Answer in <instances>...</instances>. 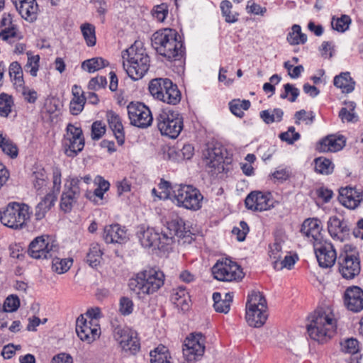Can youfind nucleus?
Masks as SVG:
<instances>
[{
    "label": "nucleus",
    "instance_id": "1",
    "mask_svg": "<svg viewBox=\"0 0 363 363\" xmlns=\"http://www.w3.org/2000/svg\"><path fill=\"white\" fill-rule=\"evenodd\" d=\"M337 320L333 312L327 309H318L309 317L307 333L309 337L321 344L327 342L335 335Z\"/></svg>",
    "mask_w": 363,
    "mask_h": 363
},
{
    "label": "nucleus",
    "instance_id": "2",
    "mask_svg": "<svg viewBox=\"0 0 363 363\" xmlns=\"http://www.w3.org/2000/svg\"><path fill=\"white\" fill-rule=\"evenodd\" d=\"M123 67L133 80H138L147 72L150 59L140 43L135 42L121 52Z\"/></svg>",
    "mask_w": 363,
    "mask_h": 363
},
{
    "label": "nucleus",
    "instance_id": "3",
    "mask_svg": "<svg viewBox=\"0 0 363 363\" xmlns=\"http://www.w3.org/2000/svg\"><path fill=\"white\" fill-rule=\"evenodd\" d=\"M175 30L164 28L155 32L152 37V45L157 52L168 60H177L184 53L183 43Z\"/></svg>",
    "mask_w": 363,
    "mask_h": 363
},
{
    "label": "nucleus",
    "instance_id": "4",
    "mask_svg": "<svg viewBox=\"0 0 363 363\" xmlns=\"http://www.w3.org/2000/svg\"><path fill=\"white\" fill-rule=\"evenodd\" d=\"M164 275L162 272L150 268L138 273L130 279L129 288L140 298L156 292L164 284Z\"/></svg>",
    "mask_w": 363,
    "mask_h": 363
},
{
    "label": "nucleus",
    "instance_id": "5",
    "mask_svg": "<svg viewBox=\"0 0 363 363\" xmlns=\"http://www.w3.org/2000/svg\"><path fill=\"white\" fill-rule=\"evenodd\" d=\"M137 236L141 245L152 250H159L168 252L174 244L172 234L168 235L165 231L159 233L152 228L141 225L138 227Z\"/></svg>",
    "mask_w": 363,
    "mask_h": 363
},
{
    "label": "nucleus",
    "instance_id": "6",
    "mask_svg": "<svg viewBox=\"0 0 363 363\" xmlns=\"http://www.w3.org/2000/svg\"><path fill=\"white\" fill-rule=\"evenodd\" d=\"M31 213L27 204L11 202L0 211V221L10 228L21 229L26 225Z\"/></svg>",
    "mask_w": 363,
    "mask_h": 363
},
{
    "label": "nucleus",
    "instance_id": "7",
    "mask_svg": "<svg viewBox=\"0 0 363 363\" xmlns=\"http://www.w3.org/2000/svg\"><path fill=\"white\" fill-rule=\"evenodd\" d=\"M267 301L262 293L253 291L248 295L246 304V320L255 328L262 326L267 320Z\"/></svg>",
    "mask_w": 363,
    "mask_h": 363
},
{
    "label": "nucleus",
    "instance_id": "8",
    "mask_svg": "<svg viewBox=\"0 0 363 363\" xmlns=\"http://www.w3.org/2000/svg\"><path fill=\"white\" fill-rule=\"evenodd\" d=\"M149 91L156 99L176 105L181 100V93L177 86L167 78H156L150 81Z\"/></svg>",
    "mask_w": 363,
    "mask_h": 363
},
{
    "label": "nucleus",
    "instance_id": "9",
    "mask_svg": "<svg viewBox=\"0 0 363 363\" xmlns=\"http://www.w3.org/2000/svg\"><path fill=\"white\" fill-rule=\"evenodd\" d=\"M173 194L178 206L192 211L201 208L203 196L198 189L191 185L175 184Z\"/></svg>",
    "mask_w": 363,
    "mask_h": 363
},
{
    "label": "nucleus",
    "instance_id": "10",
    "mask_svg": "<svg viewBox=\"0 0 363 363\" xmlns=\"http://www.w3.org/2000/svg\"><path fill=\"white\" fill-rule=\"evenodd\" d=\"M156 120L161 134L171 138H177L183 129V118L178 111L164 109Z\"/></svg>",
    "mask_w": 363,
    "mask_h": 363
},
{
    "label": "nucleus",
    "instance_id": "11",
    "mask_svg": "<svg viewBox=\"0 0 363 363\" xmlns=\"http://www.w3.org/2000/svg\"><path fill=\"white\" fill-rule=\"evenodd\" d=\"M112 334L123 352L135 354L140 350V343L135 330L125 325H113Z\"/></svg>",
    "mask_w": 363,
    "mask_h": 363
},
{
    "label": "nucleus",
    "instance_id": "12",
    "mask_svg": "<svg viewBox=\"0 0 363 363\" xmlns=\"http://www.w3.org/2000/svg\"><path fill=\"white\" fill-rule=\"evenodd\" d=\"M57 250L58 246L55 240L49 235H43L30 243L28 252L35 259H48L52 258Z\"/></svg>",
    "mask_w": 363,
    "mask_h": 363
},
{
    "label": "nucleus",
    "instance_id": "13",
    "mask_svg": "<svg viewBox=\"0 0 363 363\" xmlns=\"http://www.w3.org/2000/svg\"><path fill=\"white\" fill-rule=\"evenodd\" d=\"M65 153L67 157H74L84 147L83 133L79 127L69 123L62 140Z\"/></svg>",
    "mask_w": 363,
    "mask_h": 363
},
{
    "label": "nucleus",
    "instance_id": "14",
    "mask_svg": "<svg viewBox=\"0 0 363 363\" xmlns=\"http://www.w3.org/2000/svg\"><path fill=\"white\" fill-rule=\"evenodd\" d=\"M215 279L223 281L240 280L243 277L240 267L228 259L218 261L212 267Z\"/></svg>",
    "mask_w": 363,
    "mask_h": 363
},
{
    "label": "nucleus",
    "instance_id": "15",
    "mask_svg": "<svg viewBox=\"0 0 363 363\" xmlns=\"http://www.w3.org/2000/svg\"><path fill=\"white\" fill-rule=\"evenodd\" d=\"M206 338L201 333H192L187 337L183 345V355L188 362H193L201 358L205 351Z\"/></svg>",
    "mask_w": 363,
    "mask_h": 363
},
{
    "label": "nucleus",
    "instance_id": "16",
    "mask_svg": "<svg viewBox=\"0 0 363 363\" xmlns=\"http://www.w3.org/2000/svg\"><path fill=\"white\" fill-rule=\"evenodd\" d=\"M80 180L77 177H69L65 180L64 190L60 200V208L65 212H69L80 196Z\"/></svg>",
    "mask_w": 363,
    "mask_h": 363
},
{
    "label": "nucleus",
    "instance_id": "17",
    "mask_svg": "<svg viewBox=\"0 0 363 363\" xmlns=\"http://www.w3.org/2000/svg\"><path fill=\"white\" fill-rule=\"evenodd\" d=\"M128 113L131 124L138 128H147L152 122L151 111L144 104L130 103Z\"/></svg>",
    "mask_w": 363,
    "mask_h": 363
},
{
    "label": "nucleus",
    "instance_id": "18",
    "mask_svg": "<svg viewBox=\"0 0 363 363\" xmlns=\"http://www.w3.org/2000/svg\"><path fill=\"white\" fill-rule=\"evenodd\" d=\"M76 333L81 340L91 343L100 336V327L95 320L87 321L83 315H79L76 320Z\"/></svg>",
    "mask_w": 363,
    "mask_h": 363
},
{
    "label": "nucleus",
    "instance_id": "19",
    "mask_svg": "<svg viewBox=\"0 0 363 363\" xmlns=\"http://www.w3.org/2000/svg\"><path fill=\"white\" fill-rule=\"evenodd\" d=\"M314 250L320 267L330 268L337 259L336 251L330 242L323 240L314 242Z\"/></svg>",
    "mask_w": 363,
    "mask_h": 363
},
{
    "label": "nucleus",
    "instance_id": "20",
    "mask_svg": "<svg viewBox=\"0 0 363 363\" xmlns=\"http://www.w3.org/2000/svg\"><path fill=\"white\" fill-rule=\"evenodd\" d=\"M225 150L220 146L208 148L204 153L203 162L212 174H218L224 169V155Z\"/></svg>",
    "mask_w": 363,
    "mask_h": 363
},
{
    "label": "nucleus",
    "instance_id": "21",
    "mask_svg": "<svg viewBox=\"0 0 363 363\" xmlns=\"http://www.w3.org/2000/svg\"><path fill=\"white\" fill-rule=\"evenodd\" d=\"M338 265L340 273L346 279H352L360 272L359 259L353 255L341 254L338 258Z\"/></svg>",
    "mask_w": 363,
    "mask_h": 363
},
{
    "label": "nucleus",
    "instance_id": "22",
    "mask_svg": "<svg viewBox=\"0 0 363 363\" xmlns=\"http://www.w3.org/2000/svg\"><path fill=\"white\" fill-rule=\"evenodd\" d=\"M344 304L350 311L359 313L363 310V291L359 286L347 288L344 294Z\"/></svg>",
    "mask_w": 363,
    "mask_h": 363
},
{
    "label": "nucleus",
    "instance_id": "23",
    "mask_svg": "<svg viewBox=\"0 0 363 363\" xmlns=\"http://www.w3.org/2000/svg\"><path fill=\"white\" fill-rule=\"evenodd\" d=\"M245 203L246 207L252 211H267L273 206V202L269 198V195L260 191L251 192L245 199Z\"/></svg>",
    "mask_w": 363,
    "mask_h": 363
},
{
    "label": "nucleus",
    "instance_id": "24",
    "mask_svg": "<svg viewBox=\"0 0 363 363\" xmlns=\"http://www.w3.org/2000/svg\"><path fill=\"white\" fill-rule=\"evenodd\" d=\"M53 190L52 192L48 193L43 199L38 204L40 209H43L46 213L54 205L57 200V194L61 188V171L59 168L53 169Z\"/></svg>",
    "mask_w": 363,
    "mask_h": 363
},
{
    "label": "nucleus",
    "instance_id": "25",
    "mask_svg": "<svg viewBox=\"0 0 363 363\" xmlns=\"http://www.w3.org/2000/svg\"><path fill=\"white\" fill-rule=\"evenodd\" d=\"M328 229L330 236L344 241L350 235V226L345 220H340L337 216L330 217L328 222Z\"/></svg>",
    "mask_w": 363,
    "mask_h": 363
},
{
    "label": "nucleus",
    "instance_id": "26",
    "mask_svg": "<svg viewBox=\"0 0 363 363\" xmlns=\"http://www.w3.org/2000/svg\"><path fill=\"white\" fill-rule=\"evenodd\" d=\"M338 199L340 202L345 207L354 209L362 200V194L356 189L345 187L340 190Z\"/></svg>",
    "mask_w": 363,
    "mask_h": 363
},
{
    "label": "nucleus",
    "instance_id": "27",
    "mask_svg": "<svg viewBox=\"0 0 363 363\" xmlns=\"http://www.w3.org/2000/svg\"><path fill=\"white\" fill-rule=\"evenodd\" d=\"M104 239L107 243H124L128 240L126 230L118 224L106 225L104 230Z\"/></svg>",
    "mask_w": 363,
    "mask_h": 363
},
{
    "label": "nucleus",
    "instance_id": "28",
    "mask_svg": "<svg viewBox=\"0 0 363 363\" xmlns=\"http://www.w3.org/2000/svg\"><path fill=\"white\" fill-rule=\"evenodd\" d=\"M322 225L320 220L317 218L306 219L301 228V233L308 238H311V241L314 242L323 240L321 236Z\"/></svg>",
    "mask_w": 363,
    "mask_h": 363
},
{
    "label": "nucleus",
    "instance_id": "29",
    "mask_svg": "<svg viewBox=\"0 0 363 363\" xmlns=\"http://www.w3.org/2000/svg\"><path fill=\"white\" fill-rule=\"evenodd\" d=\"M345 140L342 135H330L323 138L318 145V149L323 152H335L343 148Z\"/></svg>",
    "mask_w": 363,
    "mask_h": 363
},
{
    "label": "nucleus",
    "instance_id": "30",
    "mask_svg": "<svg viewBox=\"0 0 363 363\" xmlns=\"http://www.w3.org/2000/svg\"><path fill=\"white\" fill-rule=\"evenodd\" d=\"M110 128L112 130L117 143L119 145L124 143L125 134L121 120L118 115L113 111H108L106 114Z\"/></svg>",
    "mask_w": 363,
    "mask_h": 363
},
{
    "label": "nucleus",
    "instance_id": "31",
    "mask_svg": "<svg viewBox=\"0 0 363 363\" xmlns=\"http://www.w3.org/2000/svg\"><path fill=\"white\" fill-rule=\"evenodd\" d=\"M172 303L183 311H186L190 307V296L184 286H179L172 290L171 296Z\"/></svg>",
    "mask_w": 363,
    "mask_h": 363
},
{
    "label": "nucleus",
    "instance_id": "32",
    "mask_svg": "<svg viewBox=\"0 0 363 363\" xmlns=\"http://www.w3.org/2000/svg\"><path fill=\"white\" fill-rule=\"evenodd\" d=\"M15 7L24 19L29 21L35 20L38 11V4L35 0L23 1Z\"/></svg>",
    "mask_w": 363,
    "mask_h": 363
},
{
    "label": "nucleus",
    "instance_id": "33",
    "mask_svg": "<svg viewBox=\"0 0 363 363\" xmlns=\"http://www.w3.org/2000/svg\"><path fill=\"white\" fill-rule=\"evenodd\" d=\"M167 230L168 235H170V233L172 234L174 240V235L178 238H184L189 233V230H186L184 220L179 218L169 222L167 223Z\"/></svg>",
    "mask_w": 363,
    "mask_h": 363
},
{
    "label": "nucleus",
    "instance_id": "34",
    "mask_svg": "<svg viewBox=\"0 0 363 363\" xmlns=\"http://www.w3.org/2000/svg\"><path fill=\"white\" fill-rule=\"evenodd\" d=\"M103 252L99 243L93 242L90 245L86 255V262L91 267H97L102 259Z\"/></svg>",
    "mask_w": 363,
    "mask_h": 363
},
{
    "label": "nucleus",
    "instance_id": "35",
    "mask_svg": "<svg viewBox=\"0 0 363 363\" xmlns=\"http://www.w3.org/2000/svg\"><path fill=\"white\" fill-rule=\"evenodd\" d=\"M345 107H342L339 113V117L342 122L354 123L357 121L358 117L354 113L356 104L353 101L345 102Z\"/></svg>",
    "mask_w": 363,
    "mask_h": 363
},
{
    "label": "nucleus",
    "instance_id": "36",
    "mask_svg": "<svg viewBox=\"0 0 363 363\" xmlns=\"http://www.w3.org/2000/svg\"><path fill=\"white\" fill-rule=\"evenodd\" d=\"M150 363H172L168 349L164 345H160L151 351Z\"/></svg>",
    "mask_w": 363,
    "mask_h": 363
},
{
    "label": "nucleus",
    "instance_id": "37",
    "mask_svg": "<svg viewBox=\"0 0 363 363\" xmlns=\"http://www.w3.org/2000/svg\"><path fill=\"white\" fill-rule=\"evenodd\" d=\"M354 82L348 72L342 73L334 78V85L342 90V92L349 93L354 89Z\"/></svg>",
    "mask_w": 363,
    "mask_h": 363
},
{
    "label": "nucleus",
    "instance_id": "38",
    "mask_svg": "<svg viewBox=\"0 0 363 363\" xmlns=\"http://www.w3.org/2000/svg\"><path fill=\"white\" fill-rule=\"evenodd\" d=\"M287 40L291 45L303 44L307 40V36L301 32L299 25L294 24L287 35Z\"/></svg>",
    "mask_w": 363,
    "mask_h": 363
},
{
    "label": "nucleus",
    "instance_id": "39",
    "mask_svg": "<svg viewBox=\"0 0 363 363\" xmlns=\"http://www.w3.org/2000/svg\"><path fill=\"white\" fill-rule=\"evenodd\" d=\"M0 147L4 153L9 156L11 158H16L18 154V149L16 145L9 138L4 137L0 133Z\"/></svg>",
    "mask_w": 363,
    "mask_h": 363
},
{
    "label": "nucleus",
    "instance_id": "40",
    "mask_svg": "<svg viewBox=\"0 0 363 363\" xmlns=\"http://www.w3.org/2000/svg\"><path fill=\"white\" fill-rule=\"evenodd\" d=\"M106 62L101 57H94L84 61L82 64V68L91 73L105 67L107 65Z\"/></svg>",
    "mask_w": 363,
    "mask_h": 363
},
{
    "label": "nucleus",
    "instance_id": "41",
    "mask_svg": "<svg viewBox=\"0 0 363 363\" xmlns=\"http://www.w3.org/2000/svg\"><path fill=\"white\" fill-rule=\"evenodd\" d=\"M80 29L86 44L89 47L95 45L96 43V38L95 35L94 26L89 23H85L81 25Z\"/></svg>",
    "mask_w": 363,
    "mask_h": 363
},
{
    "label": "nucleus",
    "instance_id": "42",
    "mask_svg": "<svg viewBox=\"0 0 363 363\" xmlns=\"http://www.w3.org/2000/svg\"><path fill=\"white\" fill-rule=\"evenodd\" d=\"M230 109L233 114L242 118L244 116L243 111H247L250 107V101L249 100H233L229 104Z\"/></svg>",
    "mask_w": 363,
    "mask_h": 363
},
{
    "label": "nucleus",
    "instance_id": "43",
    "mask_svg": "<svg viewBox=\"0 0 363 363\" xmlns=\"http://www.w3.org/2000/svg\"><path fill=\"white\" fill-rule=\"evenodd\" d=\"M14 106L13 98L6 93L0 94V116L8 117Z\"/></svg>",
    "mask_w": 363,
    "mask_h": 363
},
{
    "label": "nucleus",
    "instance_id": "44",
    "mask_svg": "<svg viewBox=\"0 0 363 363\" xmlns=\"http://www.w3.org/2000/svg\"><path fill=\"white\" fill-rule=\"evenodd\" d=\"M284 112L281 108H274L272 111L264 110L260 112V118L267 123L281 121Z\"/></svg>",
    "mask_w": 363,
    "mask_h": 363
},
{
    "label": "nucleus",
    "instance_id": "45",
    "mask_svg": "<svg viewBox=\"0 0 363 363\" xmlns=\"http://www.w3.org/2000/svg\"><path fill=\"white\" fill-rule=\"evenodd\" d=\"M351 23V18L347 15H342L340 18L333 17L331 21L332 28L337 32L346 31Z\"/></svg>",
    "mask_w": 363,
    "mask_h": 363
},
{
    "label": "nucleus",
    "instance_id": "46",
    "mask_svg": "<svg viewBox=\"0 0 363 363\" xmlns=\"http://www.w3.org/2000/svg\"><path fill=\"white\" fill-rule=\"evenodd\" d=\"M52 268L57 274H63L69 270L72 260L69 259H61L57 257H52Z\"/></svg>",
    "mask_w": 363,
    "mask_h": 363
},
{
    "label": "nucleus",
    "instance_id": "47",
    "mask_svg": "<svg viewBox=\"0 0 363 363\" xmlns=\"http://www.w3.org/2000/svg\"><path fill=\"white\" fill-rule=\"evenodd\" d=\"M48 176L43 169L34 171L31 175V180L37 191L41 190L46 186Z\"/></svg>",
    "mask_w": 363,
    "mask_h": 363
},
{
    "label": "nucleus",
    "instance_id": "48",
    "mask_svg": "<svg viewBox=\"0 0 363 363\" xmlns=\"http://www.w3.org/2000/svg\"><path fill=\"white\" fill-rule=\"evenodd\" d=\"M315 169L323 174H329L333 172V165L328 159L319 157L315 160Z\"/></svg>",
    "mask_w": 363,
    "mask_h": 363
},
{
    "label": "nucleus",
    "instance_id": "49",
    "mask_svg": "<svg viewBox=\"0 0 363 363\" xmlns=\"http://www.w3.org/2000/svg\"><path fill=\"white\" fill-rule=\"evenodd\" d=\"M9 75L15 81V84L22 86L23 84V70L18 62H13L9 66Z\"/></svg>",
    "mask_w": 363,
    "mask_h": 363
},
{
    "label": "nucleus",
    "instance_id": "50",
    "mask_svg": "<svg viewBox=\"0 0 363 363\" xmlns=\"http://www.w3.org/2000/svg\"><path fill=\"white\" fill-rule=\"evenodd\" d=\"M232 7L233 5L228 0L222 1L220 5L222 14L228 23H235L238 21L237 15L231 12Z\"/></svg>",
    "mask_w": 363,
    "mask_h": 363
},
{
    "label": "nucleus",
    "instance_id": "51",
    "mask_svg": "<svg viewBox=\"0 0 363 363\" xmlns=\"http://www.w3.org/2000/svg\"><path fill=\"white\" fill-rule=\"evenodd\" d=\"M298 259L296 256L286 255L284 259L274 262V268L277 270H281L284 268L291 269Z\"/></svg>",
    "mask_w": 363,
    "mask_h": 363
},
{
    "label": "nucleus",
    "instance_id": "52",
    "mask_svg": "<svg viewBox=\"0 0 363 363\" xmlns=\"http://www.w3.org/2000/svg\"><path fill=\"white\" fill-rule=\"evenodd\" d=\"M284 92L281 94V99H288L289 101L294 102L296 101L297 97L299 95L298 89L296 88L294 85L291 84H286L284 86Z\"/></svg>",
    "mask_w": 363,
    "mask_h": 363
},
{
    "label": "nucleus",
    "instance_id": "53",
    "mask_svg": "<svg viewBox=\"0 0 363 363\" xmlns=\"http://www.w3.org/2000/svg\"><path fill=\"white\" fill-rule=\"evenodd\" d=\"M86 97H73L70 101L69 109L72 115L80 113L84 106Z\"/></svg>",
    "mask_w": 363,
    "mask_h": 363
},
{
    "label": "nucleus",
    "instance_id": "54",
    "mask_svg": "<svg viewBox=\"0 0 363 363\" xmlns=\"http://www.w3.org/2000/svg\"><path fill=\"white\" fill-rule=\"evenodd\" d=\"M158 188L162 191L158 199H167L169 198L172 192L173 193L174 186H172L170 182L162 179L158 184Z\"/></svg>",
    "mask_w": 363,
    "mask_h": 363
},
{
    "label": "nucleus",
    "instance_id": "55",
    "mask_svg": "<svg viewBox=\"0 0 363 363\" xmlns=\"http://www.w3.org/2000/svg\"><path fill=\"white\" fill-rule=\"evenodd\" d=\"M134 304L133 301L128 297H121L119 303V311L123 315H128L133 313Z\"/></svg>",
    "mask_w": 363,
    "mask_h": 363
},
{
    "label": "nucleus",
    "instance_id": "56",
    "mask_svg": "<svg viewBox=\"0 0 363 363\" xmlns=\"http://www.w3.org/2000/svg\"><path fill=\"white\" fill-rule=\"evenodd\" d=\"M152 14L159 22H163L168 14V7L166 4H161L154 6Z\"/></svg>",
    "mask_w": 363,
    "mask_h": 363
},
{
    "label": "nucleus",
    "instance_id": "57",
    "mask_svg": "<svg viewBox=\"0 0 363 363\" xmlns=\"http://www.w3.org/2000/svg\"><path fill=\"white\" fill-rule=\"evenodd\" d=\"M106 133V125L101 121H95L91 125V139L99 140Z\"/></svg>",
    "mask_w": 363,
    "mask_h": 363
},
{
    "label": "nucleus",
    "instance_id": "58",
    "mask_svg": "<svg viewBox=\"0 0 363 363\" xmlns=\"http://www.w3.org/2000/svg\"><path fill=\"white\" fill-rule=\"evenodd\" d=\"M279 138L281 140L287 142L289 144H293L295 141L300 138V134L295 132V128L291 126L288 128V130L281 133L279 135Z\"/></svg>",
    "mask_w": 363,
    "mask_h": 363
},
{
    "label": "nucleus",
    "instance_id": "59",
    "mask_svg": "<svg viewBox=\"0 0 363 363\" xmlns=\"http://www.w3.org/2000/svg\"><path fill=\"white\" fill-rule=\"evenodd\" d=\"M282 247L279 242H275L272 245H269V255L270 259L272 260V264L274 262H279L282 255Z\"/></svg>",
    "mask_w": 363,
    "mask_h": 363
},
{
    "label": "nucleus",
    "instance_id": "60",
    "mask_svg": "<svg viewBox=\"0 0 363 363\" xmlns=\"http://www.w3.org/2000/svg\"><path fill=\"white\" fill-rule=\"evenodd\" d=\"M20 306V301L16 296L11 295L6 298L4 308V312H13L16 311Z\"/></svg>",
    "mask_w": 363,
    "mask_h": 363
},
{
    "label": "nucleus",
    "instance_id": "61",
    "mask_svg": "<svg viewBox=\"0 0 363 363\" xmlns=\"http://www.w3.org/2000/svg\"><path fill=\"white\" fill-rule=\"evenodd\" d=\"M315 116L313 112L307 113L305 110H301L295 113L296 123L300 124L303 121L306 125H311L314 121Z\"/></svg>",
    "mask_w": 363,
    "mask_h": 363
},
{
    "label": "nucleus",
    "instance_id": "62",
    "mask_svg": "<svg viewBox=\"0 0 363 363\" xmlns=\"http://www.w3.org/2000/svg\"><path fill=\"white\" fill-rule=\"evenodd\" d=\"M39 60L38 55H31L28 53V62L26 65V68H30L29 72L33 77L37 75V72L39 67Z\"/></svg>",
    "mask_w": 363,
    "mask_h": 363
},
{
    "label": "nucleus",
    "instance_id": "63",
    "mask_svg": "<svg viewBox=\"0 0 363 363\" xmlns=\"http://www.w3.org/2000/svg\"><path fill=\"white\" fill-rule=\"evenodd\" d=\"M249 232L247 224L245 221H240L238 227H234L232 233L237 235L238 241H243Z\"/></svg>",
    "mask_w": 363,
    "mask_h": 363
},
{
    "label": "nucleus",
    "instance_id": "64",
    "mask_svg": "<svg viewBox=\"0 0 363 363\" xmlns=\"http://www.w3.org/2000/svg\"><path fill=\"white\" fill-rule=\"evenodd\" d=\"M246 9L249 13L260 16H264L267 11V9L265 7H262L260 5L256 4L252 0L247 1Z\"/></svg>",
    "mask_w": 363,
    "mask_h": 363
}]
</instances>
